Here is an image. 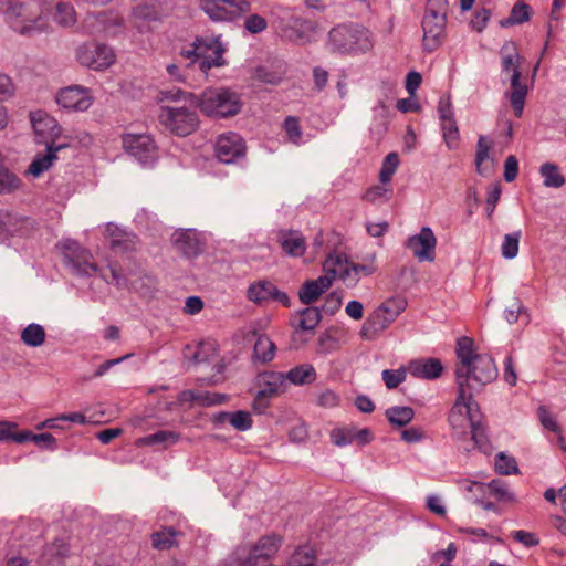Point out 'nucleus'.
Wrapping results in <instances>:
<instances>
[{"mask_svg": "<svg viewBox=\"0 0 566 566\" xmlns=\"http://www.w3.org/2000/svg\"><path fill=\"white\" fill-rule=\"evenodd\" d=\"M458 365L455 378L458 389L479 392L497 377V368L492 357L479 353L472 339L462 337L457 343Z\"/></svg>", "mask_w": 566, "mask_h": 566, "instance_id": "nucleus-1", "label": "nucleus"}, {"mask_svg": "<svg viewBox=\"0 0 566 566\" xmlns=\"http://www.w3.org/2000/svg\"><path fill=\"white\" fill-rule=\"evenodd\" d=\"M185 99L195 105L203 115L210 118L222 119L238 115L242 109L240 95L224 86H210L199 95L182 92H161V102H178Z\"/></svg>", "mask_w": 566, "mask_h": 566, "instance_id": "nucleus-2", "label": "nucleus"}, {"mask_svg": "<svg viewBox=\"0 0 566 566\" xmlns=\"http://www.w3.org/2000/svg\"><path fill=\"white\" fill-rule=\"evenodd\" d=\"M458 390V397L449 415L450 426L459 436L469 430L472 439L479 443V439L483 436L482 416L478 403L473 400L474 394Z\"/></svg>", "mask_w": 566, "mask_h": 566, "instance_id": "nucleus-3", "label": "nucleus"}, {"mask_svg": "<svg viewBox=\"0 0 566 566\" xmlns=\"http://www.w3.org/2000/svg\"><path fill=\"white\" fill-rule=\"evenodd\" d=\"M282 538L270 534L255 543L238 545L226 559V566H258L262 559L273 558L280 549Z\"/></svg>", "mask_w": 566, "mask_h": 566, "instance_id": "nucleus-4", "label": "nucleus"}, {"mask_svg": "<svg viewBox=\"0 0 566 566\" xmlns=\"http://www.w3.org/2000/svg\"><path fill=\"white\" fill-rule=\"evenodd\" d=\"M180 102L184 104L163 105L158 112V120L171 134L186 137L198 129L200 119L197 113L189 107L191 106L189 102L185 99H180Z\"/></svg>", "mask_w": 566, "mask_h": 566, "instance_id": "nucleus-5", "label": "nucleus"}, {"mask_svg": "<svg viewBox=\"0 0 566 566\" xmlns=\"http://www.w3.org/2000/svg\"><path fill=\"white\" fill-rule=\"evenodd\" d=\"M331 49L339 53H364L374 46L370 32L360 25H339L328 33Z\"/></svg>", "mask_w": 566, "mask_h": 566, "instance_id": "nucleus-6", "label": "nucleus"}, {"mask_svg": "<svg viewBox=\"0 0 566 566\" xmlns=\"http://www.w3.org/2000/svg\"><path fill=\"white\" fill-rule=\"evenodd\" d=\"M224 46L219 38L196 39L189 49H184L181 55L198 63L201 71L206 72L211 67L222 66Z\"/></svg>", "mask_w": 566, "mask_h": 566, "instance_id": "nucleus-7", "label": "nucleus"}, {"mask_svg": "<svg viewBox=\"0 0 566 566\" xmlns=\"http://www.w3.org/2000/svg\"><path fill=\"white\" fill-rule=\"evenodd\" d=\"M75 61L83 67L96 72L109 69L116 61L115 51L99 42H83L74 49Z\"/></svg>", "mask_w": 566, "mask_h": 566, "instance_id": "nucleus-8", "label": "nucleus"}, {"mask_svg": "<svg viewBox=\"0 0 566 566\" xmlns=\"http://www.w3.org/2000/svg\"><path fill=\"white\" fill-rule=\"evenodd\" d=\"M405 298L392 297L379 305L366 319L361 333L364 336L385 331L406 310Z\"/></svg>", "mask_w": 566, "mask_h": 566, "instance_id": "nucleus-9", "label": "nucleus"}, {"mask_svg": "<svg viewBox=\"0 0 566 566\" xmlns=\"http://www.w3.org/2000/svg\"><path fill=\"white\" fill-rule=\"evenodd\" d=\"M200 8L214 22H232L251 10L249 0H200Z\"/></svg>", "mask_w": 566, "mask_h": 566, "instance_id": "nucleus-10", "label": "nucleus"}, {"mask_svg": "<svg viewBox=\"0 0 566 566\" xmlns=\"http://www.w3.org/2000/svg\"><path fill=\"white\" fill-rule=\"evenodd\" d=\"M256 387L253 409L262 413L268 408L270 399L285 392L287 384L284 374L263 373L256 378Z\"/></svg>", "mask_w": 566, "mask_h": 566, "instance_id": "nucleus-11", "label": "nucleus"}, {"mask_svg": "<svg viewBox=\"0 0 566 566\" xmlns=\"http://www.w3.org/2000/svg\"><path fill=\"white\" fill-rule=\"evenodd\" d=\"M446 11L434 9L430 1V8L422 20V42L426 51L436 50L443 41L446 34Z\"/></svg>", "mask_w": 566, "mask_h": 566, "instance_id": "nucleus-12", "label": "nucleus"}, {"mask_svg": "<svg viewBox=\"0 0 566 566\" xmlns=\"http://www.w3.org/2000/svg\"><path fill=\"white\" fill-rule=\"evenodd\" d=\"M122 144L125 151L144 166L153 165L157 159V146L148 134H124L122 136Z\"/></svg>", "mask_w": 566, "mask_h": 566, "instance_id": "nucleus-13", "label": "nucleus"}, {"mask_svg": "<svg viewBox=\"0 0 566 566\" xmlns=\"http://www.w3.org/2000/svg\"><path fill=\"white\" fill-rule=\"evenodd\" d=\"M324 274L333 283L336 279L342 280L346 285H355L358 282V266L350 263L344 254H329L323 265Z\"/></svg>", "mask_w": 566, "mask_h": 566, "instance_id": "nucleus-14", "label": "nucleus"}, {"mask_svg": "<svg viewBox=\"0 0 566 566\" xmlns=\"http://www.w3.org/2000/svg\"><path fill=\"white\" fill-rule=\"evenodd\" d=\"M55 101L60 107L69 112H86L94 102L91 90L73 85L61 88L55 96Z\"/></svg>", "mask_w": 566, "mask_h": 566, "instance_id": "nucleus-15", "label": "nucleus"}, {"mask_svg": "<svg viewBox=\"0 0 566 566\" xmlns=\"http://www.w3.org/2000/svg\"><path fill=\"white\" fill-rule=\"evenodd\" d=\"M59 249L66 261L72 264L80 273L91 274L97 271L92 262V254L78 242L72 239H65L59 243Z\"/></svg>", "mask_w": 566, "mask_h": 566, "instance_id": "nucleus-16", "label": "nucleus"}, {"mask_svg": "<svg viewBox=\"0 0 566 566\" xmlns=\"http://www.w3.org/2000/svg\"><path fill=\"white\" fill-rule=\"evenodd\" d=\"M439 118L444 143L449 149H457L459 145V128L454 118L453 106L450 96H443L438 105Z\"/></svg>", "mask_w": 566, "mask_h": 566, "instance_id": "nucleus-17", "label": "nucleus"}, {"mask_svg": "<svg viewBox=\"0 0 566 566\" xmlns=\"http://www.w3.org/2000/svg\"><path fill=\"white\" fill-rule=\"evenodd\" d=\"M437 238L429 227L410 237L407 241L408 249L419 262H432L436 255Z\"/></svg>", "mask_w": 566, "mask_h": 566, "instance_id": "nucleus-18", "label": "nucleus"}, {"mask_svg": "<svg viewBox=\"0 0 566 566\" xmlns=\"http://www.w3.org/2000/svg\"><path fill=\"white\" fill-rule=\"evenodd\" d=\"M216 156L223 164H233L244 156L245 145L235 133L222 134L217 138L214 146Z\"/></svg>", "mask_w": 566, "mask_h": 566, "instance_id": "nucleus-19", "label": "nucleus"}, {"mask_svg": "<svg viewBox=\"0 0 566 566\" xmlns=\"http://www.w3.org/2000/svg\"><path fill=\"white\" fill-rule=\"evenodd\" d=\"M247 297L255 304L274 300L286 307L291 305V300L287 294L280 291L272 282L265 280L250 284L247 290Z\"/></svg>", "mask_w": 566, "mask_h": 566, "instance_id": "nucleus-20", "label": "nucleus"}, {"mask_svg": "<svg viewBox=\"0 0 566 566\" xmlns=\"http://www.w3.org/2000/svg\"><path fill=\"white\" fill-rule=\"evenodd\" d=\"M31 123L38 142L41 144L56 140L62 135V127L57 120L43 111L32 113Z\"/></svg>", "mask_w": 566, "mask_h": 566, "instance_id": "nucleus-21", "label": "nucleus"}, {"mask_svg": "<svg viewBox=\"0 0 566 566\" xmlns=\"http://www.w3.org/2000/svg\"><path fill=\"white\" fill-rule=\"evenodd\" d=\"M105 232L111 248L115 252H130L137 249L138 239L134 233L127 232L114 223H107Z\"/></svg>", "mask_w": 566, "mask_h": 566, "instance_id": "nucleus-22", "label": "nucleus"}, {"mask_svg": "<svg viewBox=\"0 0 566 566\" xmlns=\"http://www.w3.org/2000/svg\"><path fill=\"white\" fill-rule=\"evenodd\" d=\"M70 555V545L62 538H56L43 547L39 556L41 566H63Z\"/></svg>", "mask_w": 566, "mask_h": 566, "instance_id": "nucleus-23", "label": "nucleus"}, {"mask_svg": "<svg viewBox=\"0 0 566 566\" xmlns=\"http://www.w3.org/2000/svg\"><path fill=\"white\" fill-rule=\"evenodd\" d=\"M332 284L331 279L325 274L315 280L305 281L298 290V298L306 305L315 303Z\"/></svg>", "mask_w": 566, "mask_h": 566, "instance_id": "nucleus-24", "label": "nucleus"}, {"mask_svg": "<svg viewBox=\"0 0 566 566\" xmlns=\"http://www.w3.org/2000/svg\"><path fill=\"white\" fill-rule=\"evenodd\" d=\"M491 142L485 136H480L476 144L475 169L483 177L491 176L495 171L496 161L491 156Z\"/></svg>", "mask_w": 566, "mask_h": 566, "instance_id": "nucleus-25", "label": "nucleus"}, {"mask_svg": "<svg viewBox=\"0 0 566 566\" xmlns=\"http://www.w3.org/2000/svg\"><path fill=\"white\" fill-rule=\"evenodd\" d=\"M408 371L422 379H437L442 375L443 366L437 358H422L409 361Z\"/></svg>", "mask_w": 566, "mask_h": 566, "instance_id": "nucleus-26", "label": "nucleus"}, {"mask_svg": "<svg viewBox=\"0 0 566 566\" xmlns=\"http://www.w3.org/2000/svg\"><path fill=\"white\" fill-rule=\"evenodd\" d=\"M279 241L283 251L292 258H301L306 252V240L296 230L281 231Z\"/></svg>", "mask_w": 566, "mask_h": 566, "instance_id": "nucleus-27", "label": "nucleus"}, {"mask_svg": "<svg viewBox=\"0 0 566 566\" xmlns=\"http://www.w3.org/2000/svg\"><path fill=\"white\" fill-rule=\"evenodd\" d=\"M522 73L521 70H515L514 74L511 75V93L509 94L510 103L517 117L522 116L525 98L527 95V86L521 82Z\"/></svg>", "mask_w": 566, "mask_h": 566, "instance_id": "nucleus-28", "label": "nucleus"}, {"mask_svg": "<svg viewBox=\"0 0 566 566\" xmlns=\"http://www.w3.org/2000/svg\"><path fill=\"white\" fill-rule=\"evenodd\" d=\"M180 440V433L169 430H159L153 434L142 437L135 441V446L138 448L147 446H160L163 449H167L175 446Z\"/></svg>", "mask_w": 566, "mask_h": 566, "instance_id": "nucleus-29", "label": "nucleus"}, {"mask_svg": "<svg viewBox=\"0 0 566 566\" xmlns=\"http://www.w3.org/2000/svg\"><path fill=\"white\" fill-rule=\"evenodd\" d=\"M175 247L187 256L197 255L200 250V241L193 231H178L174 234Z\"/></svg>", "mask_w": 566, "mask_h": 566, "instance_id": "nucleus-30", "label": "nucleus"}, {"mask_svg": "<svg viewBox=\"0 0 566 566\" xmlns=\"http://www.w3.org/2000/svg\"><path fill=\"white\" fill-rule=\"evenodd\" d=\"M24 185L21 178L0 163V196L13 195L23 189Z\"/></svg>", "mask_w": 566, "mask_h": 566, "instance_id": "nucleus-31", "label": "nucleus"}, {"mask_svg": "<svg viewBox=\"0 0 566 566\" xmlns=\"http://www.w3.org/2000/svg\"><path fill=\"white\" fill-rule=\"evenodd\" d=\"M502 70L505 73L514 74L515 70H520L522 56L517 51L516 43L506 41L501 48Z\"/></svg>", "mask_w": 566, "mask_h": 566, "instance_id": "nucleus-32", "label": "nucleus"}, {"mask_svg": "<svg viewBox=\"0 0 566 566\" xmlns=\"http://www.w3.org/2000/svg\"><path fill=\"white\" fill-rule=\"evenodd\" d=\"M178 532L164 527L151 534V545L157 551H168L178 545Z\"/></svg>", "mask_w": 566, "mask_h": 566, "instance_id": "nucleus-33", "label": "nucleus"}, {"mask_svg": "<svg viewBox=\"0 0 566 566\" xmlns=\"http://www.w3.org/2000/svg\"><path fill=\"white\" fill-rule=\"evenodd\" d=\"M254 359L260 363H270L276 354L274 342L266 335L260 334L254 344Z\"/></svg>", "mask_w": 566, "mask_h": 566, "instance_id": "nucleus-34", "label": "nucleus"}, {"mask_svg": "<svg viewBox=\"0 0 566 566\" xmlns=\"http://www.w3.org/2000/svg\"><path fill=\"white\" fill-rule=\"evenodd\" d=\"M55 160L52 155L38 154L24 171V176L31 179L40 178L44 172L49 171Z\"/></svg>", "mask_w": 566, "mask_h": 566, "instance_id": "nucleus-35", "label": "nucleus"}, {"mask_svg": "<svg viewBox=\"0 0 566 566\" xmlns=\"http://www.w3.org/2000/svg\"><path fill=\"white\" fill-rule=\"evenodd\" d=\"M21 339L28 347H41L46 339V333L42 325L31 323L21 332Z\"/></svg>", "mask_w": 566, "mask_h": 566, "instance_id": "nucleus-36", "label": "nucleus"}, {"mask_svg": "<svg viewBox=\"0 0 566 566\" xmlns=\"http://www.w3.org/2000/svg\"><path fill=\"white\" fill-rule=\"evenodd\" d=\"M385 416L391 426L405 427L413 419L415 411L407 406H395L388 408L385 411Z\"/></svg>", "mask_w": 566, "mask_h": 566, "instance_id": "nucleus-37", "label": "nucleus"}, {"mask_svg": "<svg viewBox=\"0 0 566 566\" xmlns=\"http://www.w3.org/2000/svg\"><path fill=\"white\" fill-rule=\"evenodd\" d=\"M285 376V382L290 381L293 385L311 384L316 378L315 369L312 365H301L291 369Z\"/></svg>", "mask_w": 566, "mask_h": 566, "instance_id": "nucleus-38", "label": "nucleus"}, {"mask_svg": "<svg viewBox=\"0 0 566 566\" xmlns=\"http://www.w3.org/2000/svg\"><path fill=\"white\" fill-rule=\"evenodd\" d=\"M392 195V188L389 184H381L370 186L365 193L363 199L371 205H382L390 200Z\"/></svg>", "mask_w": 566, "mask_h": 566, "instance_id": "nucleus-39", "label": "nucleus"}, {"mask_svg": "<svg viewBox=\"0 0 566 566\" xmlns=\"http://www.w3.org/2000/svg\"><path fill=\"white\" fill-rule=\"evenodd\" d=\"M539 174L544 178V186L547 188H560L565 185V178L555 164H543L539 168Z\"/></svg>", "mask_w": 566, "mask_h": 566, "instance_id": "nucleus-40", "label": "nucleus"}, {"mask_svg": "<svg viewBox=\"0 0 566 566\" xmlns=\"http://www.w3.org/2000/svg\"><path fill=\"white\" fill-rule=\"evenodd\" d=\"M0 11L10 20L23 18L25 21L31 20L30 8H25L22 3L14 0H0Z\"/></svg>", "mask_w": 566, "mask_h": 566, "instance_id": "nucleus-41", "label": "nucleus"}, {"mask_svg": "<svg viewBox=\"0 0 566 566\" xmlns=\"http://www.w3.org/2000/svg\"><path fill=\"white\" fill-rule=\"evenodd\" d=\"M521 235L522 233L520 230L504 235L501 244V252L504 259L512 260L517 256Z\"/></svg>", "mask_w": 566, "mask_h": 566, "instance_id": "nucleus-42", "label": "nucleus"}, {"mask_svg": "<svg viewBox=\"0 0 566 566\" xmlns=\"http://www.w3.org/2000/svg\"><path fill=\"white\" fill-rule=\"evenodd\" d=\"M298 328L302 331L313 332L321 322V313L317 307H306L300 311Z\"/></svg>", "mask_w": 566, "mask_h": 566, "instance_id": "nucleus-43", "label": "nucleus"}, {"mask_svg": "<svg viewBox=\"0 0 566 566\" xmlns=\"http://www.w3.org/2000/svg\"><path fill=\"white\" fill-rule=\"evenodd\" d=\"M486 496H493L495 500L500 502H514L515 496L509 490L507 485L499 480H493L488 483V494Z\"/></svg>", "mask_w": 566, "mask_h": 566, "instance_id": "nucleus-44", "label": "nucleus"}, {"mask_svg": "<svg viewBox=\"0 0 566 566\" xmlns=\"http://www.w3.org/2000/svg\"><path fill=\"white\" fill-rule=\"evenodd\" d=\"M400 160L396 153L388 154L381 165L379 171V180L381 184H389L391 177L396 174L399 167Z\"/></svg>", "mask_w": 566, "mask_h": 566, "instance_id": "nucleus-45", "label": "nucleus"}, {"mask_svg": "<svg viewBox=\"0 0 566 566\" xmlns=\"http://www.w3.org/2000/svg\"><path fill=\"white\" fill-rule=\"evenodd\" d=\"M494 469L499 474L509 475L518 473V467L515 459L504 452L495 457Z\"/></svg>", "mask_w": 566, "mask_h": 566, "instance_id": "nucleus-46", "label": "nucleus"}, {"mask_svg": "<svg viewBox=\"0 0 566 566\" xmlns=\"http://www.w3.org/2000/svg\"><path fill=\"white\" fill-rule=\"evenodd\" d=\"M408 366L397 369H385L381 373L382 380L388 389H395L407 378Z\"/></svg>", "mask_w": 566, "mask_h": 566, "instance_id": "nucleus-47", "label": "nucleus"}, {"mask_svg": "<svg viewBox=\"0 0 566 566\" xmlns=\"http://www.w3.org/2000/svg\"><path fill=\"white\" fill-rule=\"evenodd\" d=\"M531 15V8L524 2L516 3L510 13V17L502 22V25L521 24L528 21Z\"/></svg>", "mask_w": 566, "mask_h": 566, "instance_id": "nucleus-48", "label": "nucleus"}, {"mask_svg": "<svg viewBox=\"0 0 566 566\" xmlns=\"http://www.w3.org/2000/svg\"><path fill=\"white\" fill-rule=\"evenodd\" d=\"M18 428V423L11 421H0V441L12 440L17 443L27 442V434H23V430L14 432Z\"/></svg>", "mask_w": 566, "mask_h": 566, "instance_id": "nucleus-49", "label": "nucleus"}, {"mask_svg": "<svg viewBox=\"0 0 566 566\" xmlns=\"http://www.w3.org/2000/svg\"><path fill=\"white\" fill-rule=\"evenodd\" d=\"M314 563V551L310 547H301L290 557L285 566H313Z\"/></svg>", "mask_w": 566, "mask_h": 566, "instance_id": "nucleus-50", "label": "nucleus"}, {"mask_svg": "<svg viewBox=\"0 0 566 566\" xmlns=\"http://www.w3.org/2000/svg\"><path fill=\"white\" fill-rule=\"evenodd\" d=\"M54 19L61 25H73L76 22V13L72 6L59 3L56 4Z\"/></svg>", "mask_w": 566, "mask_h": 566, "instance_id": "nucleus-51", "label": "nucleus"}, {"mask_svg": "<svg viewBox=\"0 0 566 566\" xmlns=\"http://www.w3.org/2000/svg\"><path fill=\"white\" fill-rule=\"evenodd\" d=\"M252 417L248 411L238 410L231 412L230 424L238 431L244 432L252 428Z\"/></svg>", "mask_w": 566, "mask_h": 566, "instance_id": "nucleus-52", "label": "nucleus"}, {"mask_svg": "<svg viewBox=\"0 0 566 566\" xmlns=\"http://www.w3.org/2000/svg\"><path fill=\"white\" fill-rule=\"evenodd\" d=\"M23 434H27V441H33L38 447L46 450H55L56 440L51 433L33 434L28 430H23Z\"/></svg>", "mask_w": 566, "mask_h": 566, "instance_id": "nucleus-53", "label": "nucleus"}, {"mask_svg": "<svg viewBox=\"0 0 566 566\" xmlns=\"http://www.w3.org/2000/svg\"><path fill=\"white\" fill-rule=\"evenodd\" d=\"M455 554L457 546L454 543H450L446 549L432 553L430 558L434 563H439L441 559H443L439 566H452L451 562L454 559Z\"/></svg>", "mask_w": 566, "mask_h": 566, "instance_id": "nucleus-54", "label": "nucleus"}, {"mask_svg": "<svg viewBox=\"0 0 566 566\" xmlns=\"http://www.w3.org/2000/svg\"><path fill=\"white\" fill-rule=\"evenodd\" d=\"M462 488L468 493H471L473 496V501L476 497H486L488 494V483L474 481V480H463L461 481Z\"/></svg>", "mask_w": 566, "mask_h": 566, "instance_id": "nucleus-55", "label": "nucleus"}, {"mask_svg": "<svg viewBox=\"0 0 566 566\" xmlns=\"http://www.w3.org/2000/svg\"><path fill=\"white\" fill-rule=\"evenodd\" d=\"M284 130H285L287 139L291 143L297 144L300 142L302 132H301V127H300V122L296 117L289 116L284 120Z\"/></svg>", "mask_w": 566, "mask_h": 566, "instance_id": "nucleus-56", "label": "nucleus"}, {"mask_svg": "<svg viewBox=\"0 0 566 566\" xmlns=\"http://www.w3.org/2000/svg\"><path fill=\"white\" fill-rule=\"evenodd\" d=\"M331 439L333 443L338 447H343L354 442L353 427L334 429L331 432Z\"/></svg>", "mask_w": 566, "mask_h": 566, "instance_id": "nucleus-57", "label": "nucleus"}, {"mask_svg": "<svg viewBox=\"0 0 566 566\" xmlns=\"http://www.w3.org/2000/svg\"><path fill=\"white\" fill-rule=\"evenodd\" d=\"M228 397L218 392H200L198 394V405L201 407H210L224 403Z\"/></svg>", "mask_w": 566, "mask_h": 566, "instance_id": "nucleus-58", "label": "nucleus"}, {"mask_svg": "<svg viewBox=\"0 0 566 566\" xmlns=\"http://www.w3.org/2000/svg\"><path fill=\"white\" fill-rule=\"evenodd\" d=\"M339 401V396L331 389L323 390L317 397L318 405L327 409L336 408Z\"/></svg>", "mask_w": 566, "mask_h": 566, "instance_id": "nucleus-59", "label": "nucleus"}, {"mask_svg": "<svg viewBox=\"0 0 566 566\" xmlns=\"http://www.w3.org/2000/svg\"><path fill=\"white\" fill-rule=\"evenodd\" d=\"M266 25V20L259 14H251L244 20V28L251 33L262 32Z\"/></svg>", "mask_w": 566, "mask_h": 566, "instance_id": "nucleus-60", "label": "nucleus"}, {"mask_svg": "<svg viewBox=\"0 0 566 566\" xmlns=\"http://www.w3.org/2000/svg\"><path fill=\"white\" fill-rule=\"evenodd\" d=\"M512 536L515 541H517L518 543L523 544L526 547L537 546L539 543V539L536 537L534 533L524 530L513 532Z\"/></svg>", "mask_w": 566, "mask_h": 566, "instance_id": "nucleus-61", "label": "nucleus"}, {"mask_svg": "<svg viewBox=\"0 0 566 566\" xmlns=\"http://www.w3.org/2000/svg\"><path fill=\"white\" fill-rule=\"evenodd\" d=\"M255 78L262 83L277 84L282 76L279 73L270 72L264 66H260L255 70Z\"/></svg>", "mask_w": 566, "mask_h": 566, "instance_id": "nucleus-62", "label": "nucleus"}, {"mask_svg": "<svg viewBox=\"0 0 566 566\" xmlns=\"http://www.w3.org/2000/svg\"><path fill=\"white\" fill-rule=\"evenodd\" d=\"M15 93V85L12 78L0 72V96L4 98L12 97Z\"/></svg>", "mask_w": 566, "mask_h": 566, "instance_id": "nucleus-63", "label": "nucleus"}, {"mask_svg": "<svg viewBox=\"0 0 566 566\" xmlns=\"http://www.w3.org/2000/svg\"><path fill=\"white\" fill-rule=\"evenodd\" d=\"M518 171V163L517 159L514 156H509L504 164V179L507 182L513 181Z\"/></svg>", "mask_w": 566, "mask_h": 566, "instance_id": "nucleus-64", "label": "nucleus"}]
</instances>
